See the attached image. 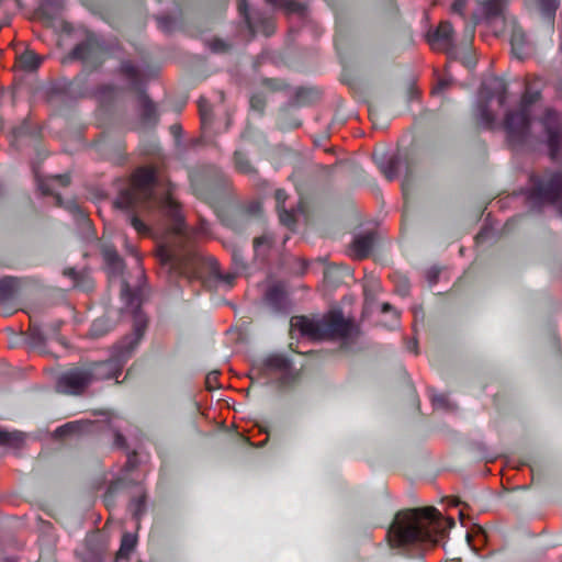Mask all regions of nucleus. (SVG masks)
I'll use <instances>...</instances> for the list:
<instances>
[{
	"label": "nucleus",
	"instance_id": "obj_1",
	"mask_svg": "<svg viewBox=\"0 0 562 562\" xmlns=\"http://www.w3.org/2000/svg\"><path fill=\"white\" fill-rule=\"evenodd\" d=\"M156 180L154 170H138L133 184L120 190L113 200V206L123 212L126 221L140 234H148L149 227L138 217V213L158 206L160 212L173 223V231L179 234L184 227V216L179 204L171 196H156L154 192Z\"/></svg>",
	"mask_w": 562,
	"mask_h": 562
},
{
	"label": "nucleus",
	"instance_id": "obj_2",
	"mask_svg": "<svg viewBox=\"0 0 562 562\" xmlns=\"http://www.w3.org/2000/svg\"><path fill=\"white\" fill-rule=\"evenodd\" d=\"M121 301L120 315L121 317H131L132 333L122 337L111 347L110 357L106 360L91 362L87 366L92 382L116 379L145 336L148 317L142 310V297L138 291L132 289L126 282L123 283Z\"/></svg>",
	"mask_w": 562,
	"mask_h": 562
},
{
	"label": "nucleus",
	"instance_id": "obj_3",
	"mask_svg": "<svg viewBox=\"0 0 562 562\" xmlns=\"http://www.w3.org/2000/svg\"><path fill=\"white\" fill-rule=\"evenodd\" d=\"M456 525L452 518L442 524V516L436 507L414 508L398 512L386 536L393 548L413 544L435 546L447 529Z\"/></svg>",
	"mask_w": 562,
	"mask_h": 562
},
{
	"label": "nucleus",
	"instance_id": "obj_4",
	"mask_svg": "<svg viewBox=\"0 0 562 562\" xmlns=\"http://www.w3.org/2000/svg\"><path fill=\"white\" fill-rule=\"evenodd\" d=\"M292 326L296 327L301 336L313 341H322L326 337L340 338L345 350H356V339L363 335L359 324L351 318H345L341 310H334L323 317L294 316Z\"/></svg>",
	"mask_w": 562,
	"mask_h": 562
},
{
	"label": "nucleus",
	"instance_id": "obj_5",
	"mask_svg": "<svg viewBox=\"0 0 562 562\" xmlns=\"http://www.w3.org/2000/svg\"><path fill=\"white\" fill-rule=\"evenodd\" d=\"M101 52L106 53L111 58H121L124 55V49L115 37L106 40L102 34L86 29L83 38L61 58L60 63L69 65L80 61L85 66H91L92 69L98 70L103 64V59L100 57Z\"/></svg>",
	"mask_w": 562,
	"mask_h": 562
},
{
	"label": "nucleus",
	"instance_id": "obj_6",
	"mask_svg": "<svg viewBox=\"0 0 562 562\" xmlns=\"http://www.w3.org/2000/svg\"><path fill=\"white\" fill-rule=\"evenodd\" d=\"M538 123L541 127L538 144L544 146L551 160L558 159L562 151V113L555 108H546Z\"/></svg>",
	"mask_w": 562,
	"mask_h": 562
},
{
	"label": "nucleus",
	"instance_id": "obj_7",
	"mask_svg": "<svg viewBox=\"0 0 562 562\" xmlns=\"http://www.w3.org/2000/svg\"><path fill=\"white\" fill-rule=\"evenodd\" d=\"M503 127L510 147L521 148L528 145L531 150L537 149L531 135L532 115L508 110L504 115Z\"/></svg>",
	"mask_w": 562,
	"mask_h": 562
},
{
	"label": "nucleus",
	"instance_id": "obj_8",
	"mask_svg": "<svg viewBox=\"0 0 562 562\" xmlns=\"http://www.w3.org/2000/svg\"><path fill=\"white\" fill-rule=\"evenodd\" d=\"M530 181L532 182V188L526 191L529 201L537 204L544 202L562 204V171L554 172L549 181L532 175Z\"/></svg>",
	"mask_w": 562,
	"mask_h": 562
},
{
	"label": "nucleus",
	"instance_id": "obj_9",
	"mask_svg": "<svg viewBox=\"0 0 562 562\" xmlns=\"http://www.w3.org/2000/svg\"><path fill=\"white\" fill-rule=\"evenodd\" d=\"M92 383L87 366L66 370L57 380V390L63 394L80 395Z\"/></svg>",
	"mask_w": 562,
	"mask_h": 562
},
{
	"label": "nucleus",
	"instance_id": "obj_10",
	"mask_svg": "<svg viewBox=\"0 0 562 562\" xmlns=\"http://www.w3.org/2000/svg\"><path fill=\"white\" fill-rule=\"evenodd\" d=\"M262 367L267 371L280 372L281 375L276 381L278 386L284 387L292 384L295 380L293 359L283 352H271L263 357Z\"/></svg>",
	"mask_w": 562,
	"mask_h": 562
},
{
	"label": "nucleus",
	"instance_id": "obj_11",
	"mask_svg": "<svg viewBox=\"0 0 562 562\" xmlns=\"http://www.w3.org/2000/svg\"><path fill=\"white\" fill-rule=\"evenodd\" d=\"M229 181L225 173L216 168H212L204 182L196 190L199 194L209 203L217 202L228 190Z\"/></svg>",
	"mask_w": 562,
	"mask_h": 562
},
{
	"label": "nucleus",
	"instance_id": "obj_12",
	"mask_svg": "<svg viewBox=\"0 0 562 562\" xmlns=\"http://www.w3.org/2000/svg\"><path fill=\"white\" fill-rule=\"evenodd\" d=\"M117 59L120 63L113 70L114 75L124 78L127 86L137 92L147 90V81L140 67L131 59L123 58V55Z\"/></svg>",
	"mask_w": 562,
	"mask_h": 562
},
{
	"label": "nucleus",
	"instance_id": "obj_13",
	"mask_svg": "<svg viewBox=\"0 0 562 562\" xmlns=\"http://www.w3.org/2000/svg\"><path fill=\"white\" fill-rule=\"evenodd\" d=\"M136 112L139 122L144 126L154 127L159 122V111L157 104L151 100L147 90L137 92Z\"/></svg>",
	"mask_w": 562,
	"mask_h": 562
},
{
	"label": "nucleus",
	"instance_id": "obj_14",
	"mask_svg": "<svg viewBox=\"0 0 562 562\" xmlns=\"http://www.w3.org/2000/svg\"><path fill=\"white\" fill-rule=\"evenodd\" d=\"M505 0H482L472 14L474 25L491 24L494 20L503 16Z\"/></svg>",
	"mask_w": 562,
	"mask_h": 562
},
{
	"label": "nucleus",
	"instance_id": "obj_15",
	"mask_svg": "<svg viewBox=\"0 0 562 562\" xmlns=\"http://www.w3.org/2000/svg\"><path fill=\"white\" fill-rule=\"evenodd\" d=\"M266 301L276 314L289 315L292 303L281 284H273L266 291Z\"/></svg>",
	"mask_w": 562,
	"mask_h": 562
},
{
	"label": "nucleus",
	"instance_id": "obj_16",
	"mask_svg": "<svg viewBox=\"0 0 562 562\" xmlns=\"http://www.w3.org/2000/svg\"><path fill=\"white\" fill-rule=\"evenodd\" d=\"M238 11L252 36L259 32L260 25L263 26L266 35L270 34V22L258 12H252L247 0H238Z\"/></svg>",
	"mask_w": 562,
	"mask_h": 562
},
{
	"label": "nucleus",
	"instance_id": "obj_17",
	"mask_svg": "<svg viewBox=\"0 0 562 562\" xmlns=\"http://www.w3.org/2000/svg\"><path fill=\"white\" fill-rule=\"evenodd\" d=\"M378 240V233L375 231H368L364 233H358L353 236L351 248L353 251V256L357 259H364L367 258L375 243Z\"/></svg>",
	"mask_w": 562,
	"mask_h": 562
},
{
	"label": "nucleus",
	"instance_id": "obj_18",
	"mask_svg": "<svg viewBox=\"0 0 562 562\" xmlns=\"http://www.w3.org/2000/svg\"><path fill=\"white\" fill-rule=\"evenodd\" d=\"M482 90L484 91V98L487 102H492L495 99L499 106H504L506 104L507 87L501 77H494L487 82H483Z\"/></svg>",
	"mask_w": 562,
	"mask_h": 562
},
{
	"label": "nucleus",
	"instance_id": "obj_19",
	"mask_svg": "<svg viewBox=\"0 0 562 562\" xmlns=\"http://www.w3.org/2000/svg\"><path fill=\"white\" fill-rule=\"evenodd\" d=\"M510 46H512L513 54L518 59L526 58L531 50V44L528 40V36L519 27L514 29L512 32Z\"/></svg>",
	"mask_w": 562,
	"mask_h": 562
},
{
	"label": "nucleus",
	"instance_id": "obj_20",
	"mask_svg": "<svg viewBox=\"0 0 562 562\" xmlns=\"http://www.w3.org/2000/svg\"><path fill=\"white\" fill-rule=\"evenodd\" d=\"M50 340L44 330L42 324H33L30 326L25 344L34 350L46 351L47 341Z\"/></svg>",
	"mask_w": 562,
	"mask_h": 562
},
{
	"label": "nucleus",
	"instance_id": "obj_21",
	"mask_svg": "<svg viewBox=\"0 0 562 562\" xmlns=\"http://www.w3.org/2000/svg\"><path fill=\"white\" fill-rule=\"evenodd\" d=\"M21 286V280L18 277L5 276L0 278V303L4 304L13 301Z\"/></svg>",
	"mask_w": 562,
	"mask_h": 562
},
{
	"label": "nucleus",
	"instance_id": "obj_22",
	"mask_svg": "<svg viewBox=\"0 0 562 562\" xmlns=\"http://www.w3.org/2000/svg\"><path fill=\"white\" fill-rule=\"evenodd\" d=\"M25 443V434L20 430H8L0 427V447L21 450Z\"/></svg>",
	"mask_w": 562,
	"mask_h": 562
},
{
	"label": "nucleus",
	"instance_id": "obj_23",
	"mask_svg": "<svg viewBox=\"0 0 562 562\" xmlns=\"http://www.w3.org/2000/svg\"><path fill=\"white\" fill-rule=\"evenodd\" d=\"M375 162L389 181H392L397 177V169L401 164V157L398 155L387 157L386 154H383L375 158Z\"/></svg>",
	"mask_w": 562,
	"mask_h": 562
},
{
	"label": "nucleus",
	"instance_id": "obj_24",
	"mask_svg": "<svg viewBox=\"0 0 562 562\" xmlns=\"http://www.w3.org/2000/svg\"><path fill=\"white\" fill-rule=\"evenodd\" d=\"M65 8V0H41L38 11L47 20H57Z\"/></svg>",
	"mask_w": 562,
	"mask_h": 562
},
{
	"label": "nucleus",
	"instance_id": "obj_25",
	"mask_svg": "<svg viewBox=\"0 0 562 562\" xmlns=\"http://www.w3.org/2000/svg\"><path fill=\"white\" fill-rule=\"evenodd\" d=\"M266 2L272 5H278L288 14H297L302 19L307 18L308 14L307 5L295 0H266Z\"/></svg>",
	"mask_w": 562,
	"mask_h": 562
},
{
	"label": "nucleus",
	"instance_id": "obj_26",
	"mask_svg": "<svg viewBox=\"0 0 562 562\" xmlns=\"http://www.w3.org/2000/svg\"><path fill=\"white\" fill-rule=\"evenodd\" d=\"M115 327V322L111 318L110 312L97 318L91 324L89 334L92 338H100L109 334Z\"/></svg>",
	"mask_w": 562,
	"mask_h": 562
},
{
	"label": "nucleus",
	"instance_id": "obj_27",
	"mask_svg": "<svg viewBox=\"0 0 562 562\" xmlns=\"http://www.w3.org/2000/svg\"><path fill=\"white\" fill-rule=\"evenodd\" d=\"M490 103L487 100L483 102L477 101L475 103V116L480 123V125L485 130H491L495 125V115L490 109Z\"/></svg>",
	"mask_w": 562,
	"mask_h": 562
},
{
	"label": "nucleus",
	"instance_id": "obj_28",
	"mask_svg": "<svg viewBox=\"0 0 562 562\" xmlns=\"http://www.w3.org/2000/svg\"><path fill=\"white\" fill-rule=\"evenodd\" d=\"M540 98L541 92L539 90H527L521 95L516 111L524 114L532 115V106Z\"/></svg>",
	"mask_w": 562,
	"mask_h": 562
},
{
	"label": "nucleus",
	"instance_id": "obj_29",
	"mask_svg": "<svg viewBox=\"0 0 562 562\" xmlns=\"http://www.w3.org/2000/svg\"><path fill=\"white\" fill-rule=\"evenodd\" d=\"M128 510L132 514V517L139 521L140 518L147 512V495L146 492H142L138 496L133 497L128 504Z\"/></svg>",
	"mask_w": 562,
	"mask_h": 562
},
{
	"label": "nucleus",
	"instance_id": "obj_30",
	"mask_svg": "<svg viewBox=\"0 0 562 562\" xmlns=\"http://www.w3.org/2000/svg\"><path fill=\"white\" fill-rule=\"evenodd\" d=\"M453 26L450 22H442L431 33L428 34V41L432 42H452Z\"/></svg>",
	"mask_w": 562,
	"mask_h": 562
},
{
	"label": "nucleus",
	"instance_id": "obj_31",
	"mask_svg": "<svg viewBox=\"0 0 562 562\" xmlns=\"http://www.w3.org/2000/svg\"><path fill=\"white\" fill-rule=\"evenodd\" d=\"M63 273L72 281L75 288L90 289L91 281L85 272L78 271L76 268H67Z\"/></svg>",
	"mask_w": 562,
	"mask_h": 562
},
{
	"label": "nucleus",
	"instance_id": "obj_32",
	"mask_svg": "<svg viewBox=\"0 0 562 562\" xmlns=\"http://www.w3.org/2000/svg\"><path fill=\"white\" fill-rule=\"evenodd\" d=\"M222 223L235 231V232H241L248 224L245 217H238L236 215H233L232 207H229L221 217Z\"/></svg>",
	"mask_w": 562,
	"mask_h": 562
},
{
	"label": "nucleus",
	"instance_id": "obj_33",
	"mask_svg": "<svg viewBox=\"0 0 562 562\" xmlns=\"http://www.w3.org/2000/svg\"><path fill=\"white\" fill-rule=\"evenodd\" d=\"M41 63V56L32 50H26L20 56L21 67L26 71L36 70L40 67Z\"/></svg>",
	"mask_w": 562,
	"mask_h": 562
},
{
	"label": "nucleus",
	"instance_id": "obj_34",
	"mask_svg": "<svg viewBox=\"0 0 562 562\" xmlns=\"http://www.w3.org/2000/svg\"><path fill=\"white\" fill-rule=\"evenodd\" d=\"M137 535L125 532L121 540V546L117 552L119 558H126L136 548Z\"/></svg>",
	"mask_w": 562,
	"mask_h": 562
},
{
	"label": "nucleus",
	"instance_id": "obj_35",
	"mask_svg": "<svg viewBox=\"0 0 562 562\" xmlns=\"http://www.w3.org/2000/svg\"><path fill=\"white\" fill-rule=\"evenodd\" d=\"M260 212V203L251 202L248 205H234L232 206L233 215L245 217L248 222L249 216L257 215Z\"/></svg>",
	"mask_w": 562,
	"mask_h": 562
},
{
	"label": "nucleus",
	"instance_id": "obj_36",
	"mask_svg": "<svg viewBox=\"0 0 562 562\" xmlns=\"http://www.w3.org/2000/svg\"><path fill=\"white\" fill-rule=\"evenodd\" d=\"M538 4L542 18L553 20L560 7V0H538Z\"/></svg>",
	"mask_w": 562,
	"mask_h": 562
},
{
	"label": "nucleus",
	"instance_id": "obj_37",
	"mask_svg": "<svg viewBox=\"0 0 562 562\" xmlns=\"http://www.w3.org/2000/svg\"><path fill=\"white\" fill-rule=\"evenodd\" d=\"M159 260L162 265H170L171 267H180L184 265V257L170 252L165 247L158 251Z\"/></svg>",
	"mask_w": 562,
	"mask_h": 562
},
{
	"label": "nucleus",
	"instance_id": "obj_38",
	"mask_svg": "<svg viewBox=\"0 0 562 562\" xmlns=\"http://www.w3.org/2000/svg\"><path fill=\"white\" fill-rule=\"evenodd\" d=\"M234 161L240 172L250 175L256 171L247 155L240 149L234 153Z\"/></svg>",
	"mask_w": 562,
	"mask_h": 562
},
{
	"label": "nucleus",
	"instance_id": "obj_39",
	"mask_svg": "<svg viewBox=\"0 0 562 562\" xmlns=\"http://www.w3.org/2000/svg\"><path fill=\"white\" fill-rule=\"evenodd\" d=\"M80 427H81V422H79V420L68 422V423L57 427L53 431V438L58 439V438L68 437L70 435L79 431Z\"/></svg>",
	"mask_w": 562,
	"mask_h": 562
},
{
	"label": "nucleus",
	"instance_id": "obj_40",
	"mask_svg": "<svg viewBox=\"0 0 562 562\" xmlns=\"http://www.w3.org/2000/svg\"><path fill=\"white\" fill-rule=\"evenodd\" d=\"M431 404L434 408L445 412H453L457 409V405L451 403L448 397L441 393H434L431 395Z\"/></svg>",
	"mask_w": 562,
	"mask_h": 562
},
{
	"label": "nucleus",
	"instance_id": "obj_41",
	"mask_svg": "<svg viewBox=\"0 0 562 562\" xmlns=\"http://www.w3.org/2000/svg\"><path fill=\"white\" fill-rule=\"evenodd\" d=\"M199 109H200L201 125L203 128H206L212 123L213 114H212L211 105L209 104V101L205 98H200Z\"/></svg>",
	"mask_w": 562,
	"mask_h": 562
},
{
	"label": "nucleus",
	"instance_id": "obj_42",
	"mask_svg": "<svg viewBox=\"0 0 562 562\" xmlns=\"http://www.w3.org/2000/svg\"><path fill=\"white\" fill-rule=\"evenodd\" d=\"M56 201L59 206L64 207L70 214L80 218L85 217L83 211L75 200H63L60 195H56Z\"/></svg>",
	"mask_w": 562,
	"mask_h": 562
},
{
	"label": "nucleus",
	"instance_id": "obj_43",
	"mask_svg": "<svg viewBox=\"0 0 562 562\" xmlns=\"http://www.w3.org/2000/svg\"><path fill=\"white\" fill-rule=\"evenodd\" d=\"M158 26L165 33H172L179 25V20L170 15L156 16Z\"/></svg>",
	"mask_w": 562,
	"mask_h": 562
},
{
	"label": "nucleus",
	"instance_id": "obj_44",
	"mask_svg": "<svg viewBox=\"0 0 562 562\" xmlns=\"http://www.w3.org/2000/svg\"><path fill=\"white\" fill-rule=\"evenodd\" d=\"M23 8L22 0H0V10L4 14H14Z\"/></svg>",
	"mask_w": 562,
	"mask_h": 562
},
{
	"label": "nucleus",
	"instance_id": "obj_45",
	"mask_svg": "<svg viewBox=\"0 0 562 562\" xmlns=\"http://www.w3.org/2000/svg\"><path fill=\"white\" fill-rule=\"evenodd\" d=\"M61 325V321H53L42 326L50 340H59V330Z\"/></svg>",
	"mask_w": 562,
	"mask_h": 562
},
{
	"label": "nucleus",
	"instance_id": "obj_46",
	"mask_svg": "<svg viewBox=\"0 0 562 562\" xmlns=\"http://www.w3.org/2000/svg\"><path fill=\"white\" fill-rule=\"evenodd\" d=\"M214 277L218 280L225 283L226 285L231 286L233 284V281L235 279L234 273H222L218 269L217 261L214 260V267L212 269Z\"/></svg>",
	"mask_w": 562,
	"mask_h": 562
},
{
	"label": "nucleus",
	"instance_id": "obj_47",
	"mask_svg": "<svg viewBox=\"0 0 562 562\" xmlns=\"http://www.w3.org/2000/svg\"><path fill=\"white\" fill-rule=\"evenodd\" d=\"M233 265L237 271L245 270L247 268V261L240 249H235L232 255Z\"/></svg>",
	"mask_w": 562,
	"mask_h": 562
},
{
	"label": "nucleus",
	"instance_id": "obj_48",
	"mask_svg": "<svg viewBox=\"0 0 562 562\" xmlns=\"http://www.w3.org/2000/svg\"><path fill=\"white\" fill-rule=\"evenodd\" d=\"M33 172H34L36 187L42 192V194H44V195L52 194L53 191L50 190L49 186L42 179L38 170L35 167L33 168Z\"/></svg>",
	"mask_w": 562,
	"mask_h": 562
},
{
	"label": "nucleus",
	"instance_id": "obj_49",
	"mask_svg": "<svg viewBox=\"0 0 562 562\" xmlns=\"http://www.w3.org/2000/svg\"><path fill=\"white\" fill-rule=\"evenodd\" d=\"M277 211L279 214V220L283 225L289 226L294 222L293 213L290 210L285 209V206L277 207Z\"/></svg>",
	"mask_w": 562,
	"mask_h": 562
},
{
	"label": "nucleus",
	"instance_id": "obj_50",
	"mask_svg": "<svg viewBox=\"0 0 562 562\" xmlns=\"http://www.w3.org/2000/svg\"><path fill=\"white\" fill-rule=\"evenodd\" d=\"M104 257L106 262L112 266L113 269H117L122 266V260L115 250H106Z\"/></svg>",
	"mask_w": 562,
	"mask_h": 562
},
{
	"label": "nucleus",
	"instance_id": "obj_51",
	"mask_svg": "<svg viewBox=\"0 0 562 562\" xmlns=\"http://www.w3.org/2000/svg\"><path fill=\"white\" fill-rule=\"evenodd\" d=\"M262 246H267V248H270L272 246V236L270 234H263L262 236L255 238V240H254L255 251H259V249Z\"/></svg>",
	"mask_w": 562,
	"mask_h": 562
},
{
	"label": "nucleus",
	"instance_id": "obj_52",
	"mask_svg": "<svg viewBox=\"0 0 562 562\" xmlns=\"http://www.w3.org/2000/svg\"><path fill=\"white\" fill-rule=\"evenodd\" d=\"M249 102L252 110L259 112L260 114L263 112L265 100L260 94H252Z\"/></svg>",
	"mask_w": 562,
	"mask_h": 562
},
{
	"label": "nucleus",
	"instance_id": "obj_53",
	"mask_svg": "<svg viewBox=\"0 0 562 562\" xmlns=\"http://www.w3.org/2000/svg\"><path fill=\"white\" fill-rule=\"evenodd\" d=\"M440 276V269L438 267H431L426 272V280L430 286L435 285Z\"/></svg>",
	"mask_w": 562,
	"mask_h": 562
},
{
	"label": "nucleus",
	"instance_id": "obj_54",
	"mask_svg": "<svg viewBox=\"0 0 562 562\" xmlns=\"http://www.w3.org/2000/svg\"><path fill=\"white\" fill-rule=\"evenodd\" d=\"M228 44L223 40H214L210 43V49L212 53H223L227 50Z\"/></svg>",
	"mask_w": 562,
	"mask_h": 562
},
{
	"label": "nucleus",
	"instance_id": "obj_55",
	"mask_svg": "<svg viewBox=\"0 0 562 562\" xmlns=\"http://www.w3.org/2000/svg\"><path fill=\"white\" fill-rule=\"evenodd\" d=\"M494 236V231L492 227L484 226L481 228L479 234L476 235V241L482 243L488 238H492Z\"/></svg>",
	"mask_w": 562,
	"mask_h": 562
},
{
	"label": "nucleus",
	"instance_id": "obj_56",
	"mask_svg": "<svg viewBox=\"0 0 562 562\" xmlns=\"http://www.w3.org/2000/svg\"><path fill=\"white\" fill-rule=\"evenodd\" d=\"M409 283L407 280H403L397 283L395 292L401 295L402 297H406L409 294Z\"/></svg>",
	"mask_w": 562,
	"mask_h": 562
},
{
	"label": "nucleus",
	"instance_id": "obj_57",
	"mask_svg": "<svg viewBox=\"0 0 562 562\" xmlns=\"http://www.w3.org/2000/svg\"><path fill=\"white\" fill-rule=\"evenodd\" d=\"M451 85V79H439L437 86L432 89V94H439Z\"/></svg>",
	"mask_w": 562,
	"mask_h": 562
},
{
	"label": "nucleus",
	"instance_id": "obj_58",
	"mask_svg": "<svg viewBox=\"0 0 562 562\" xmlns=\"http://www.w3.org/2000/svg\"><path fill=\"white\" fill-rule=\"evenodd\" d=\"M274 198L277 201V207H281V206H284V204H285V201L288 199V193L283 189H278L274 192Z\"/></svg>",
	"mask_w": 562,
	"mask_h": 562
},
{
	"label": "nucleus",
	"instance_id": "obj_59",
	"mask_svg": "<svg viewBox=\"0 0 562 562\" xmlns=\"http://www.w3.org/2000/svg\"><path fill=\"white\" fill-rule=\"evenodd\" d=\"M465 5H467V0H454L452 2V11L460 14L461 16H465L464 14V9H465Z\"/></svg>",
	"mask_w": 562,
	"mask_h": 562
},
{
	"label": "nucleus",
	"instance_id": "obj_60",
	"mask_svg": "<svg viewBox=\"0 0 562 562\" xmlns=\"http://www.w3.org/2000/svg\"><path fill=\"white\" fill-rule=\"evenodd\" d=\"M50 180L58 182L61 187H66L70 183V175L69 173L55 175V176L50 177Z\"/></svg>",
	"mask_w": 562,
	"mask_h": 562
},
{
	"label": "nucleus",
	"instance_id": "obj_61",
	"mask_svg": "<svg viewBox=\"0 0 562 562\" xmlns=\"http://www.w3.org/2000/svg\"><path fill=\"white\" fill-rule=\"evenodd\" d=\"M113 90H114V87L112 85L106 83V85L99 86L97 88V93L104 95V94L113 92Z\"/></svg>",
	"mask_w": 562,
	"mask_h": 562
},
{
	"label": "nucleus",
	"instance_id": "obj_62",
	"mask_svg": "<svg viewBox=\"0 0 562 562\" xmlns=\"http://www.w3.org/2000/svg\"><path fill=\"white\" fill-rule=\"evenodd\" d=\"M30 131H29V126L26 123H23L22 125L18 126L16 128H14V135L16 137H20V136H23V135H26L29 134Z\"/></svg>",
	"mask_w": 562,
	"mask_h": 562
},
{
	"label": "nucleus",
	"instance_id": "obj_63",
	"mask_svg": "<svg viewBox=\"0 0 562 562\" xmlns=\"http://www.w3.org/2000/svg\"><path fill=\"white\" fill-rule=\"evenodd\" d=\"M449 48L447 50V55H448V58L449 59H458L459 56H458V52H457V48H456V45L453 42H450L449 43Z\"/></svg>",
	"mask_w": 562,
	"mask_h": 562
},
{
	"label": "nucleus",
	"instance_id": "obj_64",
	"mask_svg": "<svg viewBox=\"0 0 562 562\" xmlns=\"http://www.w3.org/2000/svg\"><path fill=\"white\" fill-rule=\"evenodd\" d=\"M170 131L176 138L182 137V127L180 125H178V124L171 125Z\"/></svg>",
	"mask_w": 562,
	"mask_h": 562
}]
</instances>
